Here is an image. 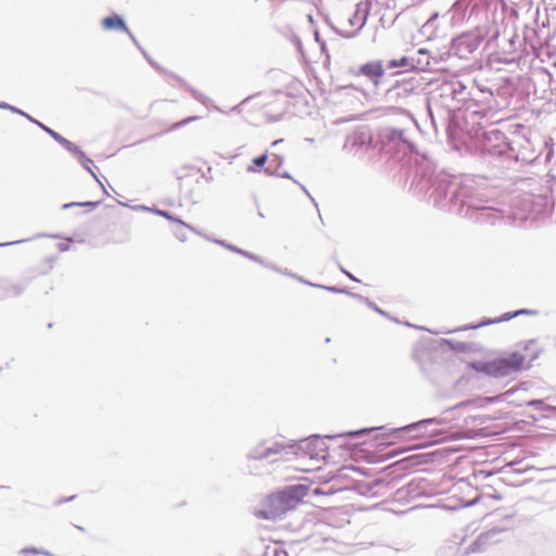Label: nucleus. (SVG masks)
Returning <instances> with one entry per match:
<instances>
[{
  "label": "nucleus",
  "mask_w": 556,
  "mask_h": 556,
  "mask_svg": "<svg viewBox=\"0 0 556 556\" xmlns=\"http://www.w3.org/2000/svg\"><path fill=\"white\" fill-rule=\"evenodd\" d=\"M308 494L305 485H292L283 491L263 497L254 509V516L260 519L276 520L295 509Z\"/></svg>",
  "instance_id": "1"
},
{
  "label": "nucleus",
  "mask_w": 556,
  "mask_h": 556,
  "mask_svg": "<svg viewBox=\"0 0 556 556\" xmlns=\"http://www.w3.org/2000/svg\"><path fill=\"white\" fill-rule=\"evenodd\" d=\"M238 114L247 123H274L280 119L281 114L275 106L270 97L253 96L244 99L237 108Z\"/></svg>",
  "instance_id": "2"
},
{
  "label": "nucleus",
  "mask_w": 556,
  "mask_h": 556,
  "mask_svg": "<svg viewBox=\"0 0 556 556\" xmlns=\"http://www.w3.org/2000/svg\"><path fill=\"white\" fill-rule=\"evenodd\" d=\"M527 367V355L521 351H515L506 356L479 363L477 366L478 370L492 377H505L510 374L521 371Z\"/></svg>",
  "instance_id": "3"
},
{
  "label": "nucleus",
  "mask_w": 556,
  "mask_h": 556,
  "mask_svg": "<svg viewBox=\"0 0 556 556\" xmlns=\"http://www.w3.org/2000/svg\"><path fill=\"white\" fill-rule=\"evenodd\" d=\"M359 73L370 80L378 83L384 75V70L381 61L368 62L361 66Z\"/></svg>",
  "instance_id": "4"
},
{
  "label": "nucleus",
  "mask_w": 556,
  "mask_h": 556,
  "mask_svg": "<svg viewBox=\"0 0 556 556\" xmlns=\"http://www.w3.org/2000/svg\"><path fill=\"white\" fill-rule=\"evenodd\" d=\"M102 26L108 30L128 31L123 18L118 15H111L103 18Z\"/></svg>",
  "instance_id": "5"
},
{
  "label": "nucleus",
  "mask_w": 556,
  "mask_h": 556,
  "mask_svg": "<svg viewBox=\"0 0 556 556\" xmlns=\"http://www.w3.org/2000/svg\"><path fill=\"white\" fill-rule=\"evenodd\" d=\"M268 159L267 153H264L252 160V164L248 166V172L256 173L263 167Z\"/></svg>",
  "instance_id": "6"
},
{
  "label": "nucleus",
  "mask_w": 556,
  "mask_h": 556,
  "mask_svg": "<svg viewBox=\"0 0 556 556\" xmlns=\"http://www.w3.org/2000/svg\"><path fill=\"white\" fill-rule=\"evenodd\" d=\"M40 127L46 131L48 132L53 139H55L58 142L62 143L63 146H67L70 144V142L63 138L61 135H59L58 132H55L54 130L50 129L49 127L40 124Z\"/></svg>",
  "instance_id": "7"
},
{
  "label": "nucleus",
  "mask_w": 556,
  "mask_h": 556,
  "mask_svg": "<svg viewBox=\"0 0 556 556\" xmlns=\"http://www.w3.org/2000/svg\"><path fill=\"white\" fill-rule=\"evenodd\" d=\"M405 63H406V59H405V58H403V59L401 60V62H397V61H391V62L389 63V67H390V68H394V67H397V66H403V65H405Z\"/></svg>",
  "instance_id": "8"
},
{
  "label": "nucleus",
  "mask_w": 556,
  "mask_h": 556,
  "mask_svg": "<svg viewBox=\"0 0 556 556\" xmlns=\"http://www.w3.org/2000/svg\"><path fill=\"white\" fill-rule=\"evenodd\" d=\"M195 119H198V117H197V116H191V117H188V118H186V119H184V121H181V122L177 123V124H176V126L185 125V124H187V123H189V122H192V121H195Z\"/></svg>",
  "instance_id": "9"
},
{
  "label": "nucleus",
  "mask_w": 556,
  "mask_h": 556,
  "mask_svg": "<svg viewBox=\"0 0 556 556\" xmlns=\"http://www.w3.org/2000/svg\"><path fill=\"white\" fill-rule=\"evenodd\" d=\"M520 312H515L514 314H507V316L504 318L505 320L510 319L514 316H517Z\"/></svg>",
  "instance_id": "10"
},
{
  "label": "nucleus",
  "mask_w": 556,
  "mask_h": 556,
  "mask_svg": "<svg viewBox=\"0 0 556 556\" xmlns=\"http://www.w3.org/2000/svg\"><path fill=\"white\" fill-rule=\"evenodd\" d=\"M59 248H60L61 251H65L67 249V245L64 244V243H60Z\"/></svg>",
  "instance_id": "11"
},
{
  "label": "nucleus",
  "mask_w": 556,
  "mask_h": 556,
  "mask_svg": "<svg viewBox=\"0 0 556 556\" xmlns=\"http://www.w3.org/2000/svg\"><path fill=\"white\" fill-rule=\"evenodd\" d=\"M160 215H162V216H164L166 218H170L169 215L167 213H165V212H160Z\"/></svg>",
  "instance_id": "12"
},
{
  "label": "nucleus",
  "mask_w": 556,
  "mask_h": 556,
  "mask_svg": "<svg viewBox=\"0 0 556 556\" xmlns=\"http://www.w3.org/2000/svg\"><path fill=\"white\" fill-rule=\"evenodd\" d=\"M281 141H282L281 139L280 140H276V141L273 142V144L276 146L277 143H279Z\"/></svg>",
  "instance_id": "13"
}]
</instances>
